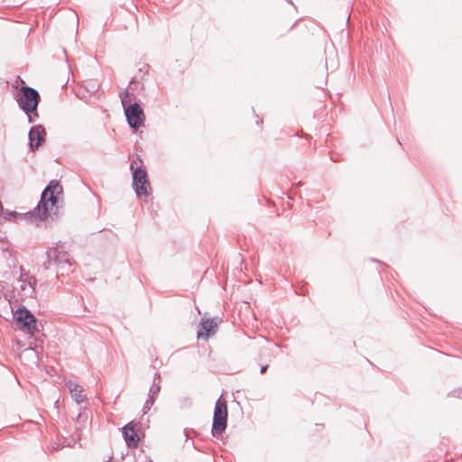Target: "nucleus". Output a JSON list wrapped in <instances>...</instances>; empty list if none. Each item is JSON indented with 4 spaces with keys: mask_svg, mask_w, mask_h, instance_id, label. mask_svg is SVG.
<instances>
[{
    "mask_svg": "<svg viewBox=\"0 0 462 462\" xmlns=\"http://www.w3.org/2000/svg\"><path fill=\"white\" fill-rule=\"evenodd\" d=\"M62 193V187L60 182L56 180H52L42 190L41 199L32 211L22 214L16 211H9L3 213L2 217L5 220L13 221L18 223L19 221L24 220L26 222H32L33 219H39L41 221L45 220L49 215V203L51 206L57 208L59 200L58 196Z\"/></svg>",
    "mask_w": 462,
    "mask_h": 462,
    "instance_id": "obj_1",
    "label": "nucleus"
},
{
    "mask_svg": "<svg viewBox=\"0 0 462 462\" xmlns=\"http://www.w3.org/2000/svg\"><path fill=\"white\" fill-rule=\"evenodd\" d=\"M13 88L16 89L14 98L19 109L25 114L28 123L33 124L40 117L38 106L41 103V95L39 91L27 86L20 77L16 78Z\"/></svg>",
    "mask_w": 462,
    "mask_h": 462,
    "instance_id": "obj_2",
    "label": "nucleus"
},
{
    "mask_svg": "<svg viewBox=\"0 0 462 462\" xmlns=\"http://www.w3.org/2000/svg\"><path fill=\"white\" fill-rule=\"evenodd\" d=\"M63 248L62 243L60 241L55 246L48 248L46 251L47 259L43 263L42 266L45 270L51 269L52 266L58 268L57 277H60V271L69 272L71 266V263L69 257V254L61 250ZM63 275V273H61Z\"/></svg>",
    "mask_w": 462,
    "mask_h": 462,
    "instance_id": "obj_3",
    "label": "nucleus"
},
{
    "mask_svg": "<svg viewBox=\"0 0 462 462\" xmlns=\"http://www.w3.org/2000/svg\"><path fill=\"white\" fill-rule=\"evenodd\" d=\"M137 161L143 163L142 159L137 156L130 164L133 188L136 196L148 197L151 194L152 188L148 179L147 171L143 165L136 166Z\"/></svg>",
    "mask_w": 462,
    "mask_h": 462,
    "instance_id": "obj_4",
    "label": "nucleus"
},
{
    "mask_svg": "<svg viewBox=\"0 0 462 462\" xmlns=\"http://www.w3.org/2000/svg\"><path fill=\"white\" fill-rule=\"evenodd\" d=\"M227 403L220 396L215 403L211 434L214 438H218L225 432L227 427Z\"/></svg>",
    "mask_w": 462,
    "mask_h": 462,
    "instance_id": "obj_5",
    "label": "nucleus"
},
{
    "mask_svg": "<svg viewBox=\"0 0 462 462\" xmlns=\"http://www.w3.org/2000/svg\"><path fill=\"white\" fill-rule=\"evenodd\" d=\"M14 319L16 323L27 333L33 335L35 332H40L42 325L38 324L36 317L24 306L19 307L14 312Z\"/></svg>",
    "mask_w": 462,
    "mask_h": 462,
    "instance_id": "obj_6",
    "label": "nucleus"
},
{
    "mask_svg": "<svg viewBox=\"0 0 462 462\" xmlns=\"http://www.w3.org/2000/svg\"><path fill=\"white\" fill-rule=\"evenodd\" d=\"M124 113L129 126L134 132L144 125L145 115L138 102L125 106Z\"/></svg>",
    "mask_w": 462,
    "mask_h": 462,
    "instance_id": "obj_7",
    "label": "nucleus"
},
{
    "mask_svg": "<svg viewBox=\"0 0 462 462\" xmlns=\"http://www.w3.org/2000/svg\"><path fill=\"white\" fill-rule=\"evenodd\" d=\"M46 130L42 125L32 126L28 133L29 150L34 152L38 150L46 140Z\"/></svg>",
    "mask_w": 462,
    "mask_h": 462,
    "instance_id": "obj_8",
    "label": "nucleus"
},
{
    "mask_svg": "<svg viewBox=\"0 0 462 462\" xmlns=\"http://www.w3.org/2000/svg\"><path fill=\"white\" fill-rule=\"evenodd\" d=\"M135 428L136 424L134 421L128 422L122 428L123 438L129 448H137L140 440Z\"/></svg>",
    "mask_w": 462,
    "mask_h": 462,
    "instance_id": "obj_9",
    "label": "nucleus"
},
{
    "mask_svg": "<svg viewBox=\"0 0 462 462\" xmlns=\"http://www.w3.org/2000/svg\"><path fill=\"white\" fill-rule=\"evenodd\" d=\"M217 324L214 319H202L200 328L198 330V337L208 339L216 332Z\"/></svg>",
    "mask_w": 462,
    "mask_h": 462,
    "instance_id": "obj_10",
    "label": "nucleus"
},
{
    "mask_svg": "<svg viewBox=\"0 0 462 462\" xmlns=\"http://www.w3.org/2000/svg\"><path fill=\"white\" fill-rule=\"evenodd\" d=\"M67 385L70 392L72 399L77 403L79 404L87 399V396L83 394L84 389L79 383L73 381H69Z\"/></svg>",
    "mask_w": 462,
    "mask_h": 462,
    "instance_id": "obj_11",
    "label": "nucleus"
},
{
    "mask_svg": "<svg viewBox=\"0 0 462 462\" xmlns=\"http://www.w3.org/2000/svg\"><path fill=\"white\" fill-rule=\"evenodd\" d=\"M119 97H120L122 106L124 109H125V106H126L127 105H132L133 104L132 101L134 99H135L134 94L129 92L128 89L123 90L120 93Z\"/></svg>",
    "mask_w": 462,
    "mask_h": 462,
    "instance_id": "obj_12",
    "label": "nucleus"
},
{
    "mask_svg": "<svg viewBox=\"0 0 462 462\" xmlns=\"http://www.w3.org/2000/svg\"><path fill=\"white\" fill-rule=\"evenodd\" d=\"M161 390V384L160 382H155L153 380L152 384L150 387L148 397L152 399H156Z\"/></svg>",
    "mask_w": 462,
    "mask_h": 462,
    "instance_id": "obj_13",
    "label": "nucleus"
},
{
    "mask_svg": "<svg viewBox=\"0 0 462 462\" xmlns=\"http://www.w3.org/2000/svg\"><path fill=\"white\" fill-rule=\"evenodd\" d=\"M154 402V399L148 397L143 407V413H147L151 410V407L153 405Z\"/></svg>",
    "mask_w": 462,
    "mask_h": 462,
    "instance_id": "obj_14",
    "label": "nucleus"
},
{
    "mask_svg": "<svg viewBox=\"0 0 462 462\" xmlns=\"http://www.w3.org/2000/svg\"><path fill=\"white\" fill-rule=\"evenodd\" d=\"M37 283V280L35 277H30L29 280H28V285L32 289V291H34L35 290V285Z\"/></svg>",
    "mask_w": 462,
    "mask_h": 462,
    "instance_id": "obj_15",
    "label": "nucleus"
},
{
    "mask_svg": "<svg viewBox=\"0 0 462 462\" xmlns=\"http://www.w3.org/2000/svg\"><path fill=\"white\" fill-rule=\"evenodd\" d=\"M148 68H149V65L148 64H144L143 66V68L139 69V73H143V75L147 74L148 73Z\"/></svg>",
    "mask_w": 462,
    "mask_h": 462,
    "instance_id": "obj_16",
    "label": "nucleus"
},
{
    "mask_svg": "<svg viewBox=\"0 0 462 462\" xmlns=\"http://www.w3.org/2000/svg\"><path fill=\"white\" fill-rule=\"evenodd\" d=\"M87 418H88V416H87V415H85L83 412H79V415H78V417H77V420H79H79H83V419H84V420H86Z\"/></svg>",
    "mask_w": 462,
    "mask_h": 462,
    "instance_id": "obj_17",
    "label": "nucleus"
},
{
    "mask_svg": "<svg viewBox=\"0 0 462 462\" xmlns=\"http://www.w3.org/2000/svg\"><path fill=\"white\" fill-rule=\"evenodd\" d=\"M267 369H268V365H262L261 369H260V373L263 374L266 372Z\"/></svg>",
    "mask_w": 462,
    "mask_h": 462,
    "instance_id": "obj_18",
    "label": "nucleus"
},
{
    "mask_svg": "<svg viewBox=\"0 0 462 462\" xmlns=\"http://www.w3.org/2000/svg\"><path fill=\"white\" fill-rule=\"evenodd\" d=\"M153 380H155V382H160L161 383V374H160V373H155L154 374Z\"/></svg>",
    "mask_w": 462,
    "mask_h": 462,
    "instance_id": "obj_19",
    "label": "nucleus"
},
{
    "mask_svg": "<svg viewBox=\"0 0 462 462\" xmlns=\"http://www.w3.org/2000/svg\"><path fill=\"white\" fill-rule=\"evenodd\" d=\"M137 76L134 77L132 80L130 81V84H134L136 82Z\"/></svg>",
    "mask_w": 462,
    "mask_h": 462,
    "instance_id": "obj_20",
    "label": "nucleus"
},
{
    "mask_svg": "<svg viewBox=\"0 0 462 462\" xmlns=\"http://www.w3.org/2000/svg\"><path fill=\"white\" fill-rule=\"evenodd\" d=\"M286 2L290 5H293L292 1L291 0H286Z\"/></svg>",
    "mask_w": 462,
    "mask_h": 462,
    "instance_id": "obj_21",
    "label": "nucleus"
},
{
    "mask_svg": "<svg viewBox=\"0 0 462 462\" xmlns=\"http://www.w3.org/2000/svg\"><path fill=\"white\" fill-rule=\"evenodd\" d=\"M256 123H257V125H260L263 123V120H257Z\"/></svg>",
    "mask_w": 462,
    "mask_h": 462,
    "instance_id": "obj_22",
    "label": "nucleus"
},
{
    "mask_svg": "<svg viewBox=\"0 0 462 462\" xmlns=\"http://www.w3.org/2000/svg\"><path fill=\"white\" fill-rule=\"evenodd\" d=\"M462 391H459L458 394L457 395V397H462V394H461Z\"/></svg>",
    "mask_w": 462,
    "mask_h": 462,
    "instance_id": "obj_23",
    "label": "nucleus"
},
{
    "mask_svg": "<svg viewBox=\"0 0 462 462\" xmlns=\"http://www.w3.org/2000/svg\"><path fill=\"white\" fill-rule=\"evenodd\" d=\"M297 187L299 186H301V181H299L297 184H296Z\"/></svg>",
    "mask_w": 462,
    "mask_h": 462,
    "instance_id": "obj_24",
    "label": "nucleus"
},
{
    "mask_svg": "<svg viewBox=\"0 0 462 462\" xmlns=\"http://www.w3.org/2000/svg\"><path fill=\"white\" fill-rule=\"evenodd\" d=\"M330 158H331V161H335V162L337 161L336 159L333 158L332 155L330 156Z\"/></svg>",
    "mask_w": 462,
    "mask_h": 462,
    "instance_id": "obj_25",
    "label": "nucleus"
},
{
    "mask_svg": "<svg viewBox=\"0 0 462 462\" xmlns=\"http://www.w3.org/2000/svg\"><path fill=\"white\" fill-rule=\"evenodd\" d=\"M147 462H152V460L149 459V460H147Z\"/></svg>",
    "mask_w": 462,
    "mask_h": 462,
    "instance_id": "obj_26",
    "label": "nucleus"
}]
</instances>
